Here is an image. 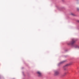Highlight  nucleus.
Instances as JSON below:
<instances>
[{"mask_svg":"<svg viewBox=\"0 0 79 79\" xmlns=\"http://www.w3.org/2000/svg\"><path fill=\"white\" fill-rule=\"evenodd\" d=\"M37 74H38V76L40 77L42 76V73L38 71L37 72Z\"/></svg>","mask_w":79,"mask_h":79,"instance_id":"f257e3e1","label":"nucleus"},{"mask_svg":"<svg viewBox=\"0 0 79 79\" xmlns=\"http://www.w3.org/2000/svg\"><path fill=\"white\" fill-rule=\"evenodd\" d=\"M75 42H76V40L74 39H73L71 42V44L73 45V44H74Z\"/></svg>","mask_w":79,"mask_h":79,"instance_id":"f03ea898","label":"nucleus"},{"mask_svg":"<svg viewBox=\"0 0 79 79\" xmlns=\"http://www.w3.org/2000/svg\"><path fill=\"white\" fill-rule=\"evenodd\" d=\"M59 74V72L58 71H56L55 72V75H58Z\"/></svg>","mask_w":79,"mask_h":79,"instance_id":"7ed1b4c3","label":"nucleus"},{"mask_svg":"<svg viewBox=\"0 0 79 79\" xmlns=\"http://www.w3.org/2000/svg\"><path fill=\"white\" fill-rule=\"evenodd\" d=\"M71 64H66L65 65V66H69V65H71Z\"/></svg>","mask_w":79,"mask_h":79,"instance_id":"20e7f679","label":"nucleus"},{"mask_svg":"<svg viewBox=\"0 0 79 79\" xmlns=\"http://www.w3.org/2000/svg\"><path fill=\"white\" fill-rule=\"evenodd\" d=\"M71 15H72V16H74V14L73 13H71Z\"/></svg>","mask_w":79,"mask_h":79,"instance_id":"39448f33","label":"nucleus"},{"mask_svg":"<svg viewBox=\"0 0 79 79\" xmlns=\"http://www.w3.org/2000/svg\"><path fill=\"white\" fill-rule=\"evenodd\" d=\"M66 75V73H64V76H65V75Z\"/></svg>","mask_w":79,"mask_h":79,"instance_id":"423d86ee","label":"nucleus"},{"mask_svg":"<svg viewBox=\"0 0 79 79\" xmlns=\"http://www.w3.org/2000/svg\"><path fill=\"white\" fill-rule=\"evenodd\" d=\"M64 61H63L61 63H64Z\"/></svg>","mask_w":79,"mask_h":79,"instance_id":"0eeeda50","label":"nucleus"},{"mask_svg":"<svg viewBox=\"0 0 79 79\" xmlns=\"http://www.w3.org/2000/svg\"><path fill=\"white\" fill-rule=\"evenodd\" d=\"M66 69H64V70H66Z\"/></svg>","mask_w":79,"mask_h":79,"instance_id":"6e6552de","label":"nucleus"}]
</instances>
